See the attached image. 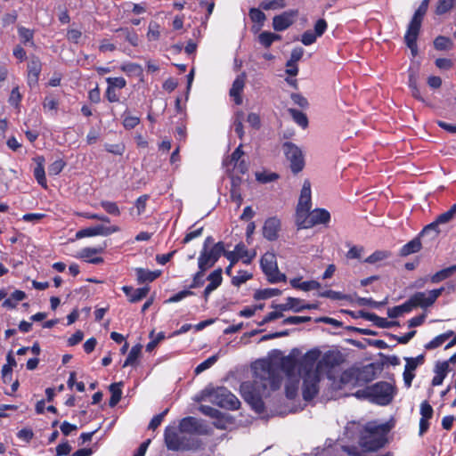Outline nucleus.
Returning a JSON list of instances; mask_svg holds the SVG:
<instances>
[{"label":"nucleus","mask_w":456,"mask_h":456,"mask_svg":"<svg viewBox=\"0 0 456 456\" xmlns=\"http://www.w3.org/2000/svg\"><path fill=\"white\" fill-rule=\"evenodd\" d=\"M364 434L361 436L360 444L368 452H375L385 446L387 442V435L389 432L387 424L378 426L367 425L364 428Z\"/></svg>","instance_id":"obj_1"},{"label":"nucleus","mask_w":456,"mask_h":456,"mask_svg":"<svg viewBox=\"0 0 456 456\" xmlns=\"http://www.w3.org/2000/svg\"><path fill=\"white\" fill-rule=\"evenodd\" d=\"M429 0H423L415 11L404 35L405 45L411 49L413 56L418 53L417 40L421 24L428 8Z\"/></svg>","instance_id":"obj_2"},{"label":"nucleus","mask_w":456,"mask_h":456,"mask_svg":"<svg viewBox=\"0 0 456 456\" xmlns=\"http://www.w3.org/2000/svg\"><path fill=\"white\" fill-rule=\"evenodd\" d=\"M260 371H256L254 384L256 386L261 383L264 389L270 387L272 390H276L280 387L281 378L277 370L272 365L271 362L263 361L261 363Z\"/></svg>","instance_id":"obj_3"},{"label":"nucleus","mask_w":456,"mask_h":456,"mask_svg":"<svg viewBox=\"0 0 456 456\" xmlns=\"http://www.w3.org/2000/svg\"><path fill=\"white\" fill-rule=\"evenodd\" d=\"M260 266L270 283H278L286 281V275L279 271L274 252L268 251L265 253L261 257Z\"/></svg>","instance_id":"obj_4"},{"label":"nucleus","mask_w":456,"mask_h":456,"mask_svg":"<svg viewBox=\"0 0 456 456\" xmlns=\"http://www.w3.org/2000/svg\"><path fill=\"white\" fill-rule=\"evenodd\" d=\"M371 403L378 405H388L394 399L395 387L387 381H379L370 386Z\"/></svg>","instance_id":"obj_5"},{"label":"nucleus","mask_w":456,"mask_h":456,"mask_svg":"<svg viewBox=\"0 0 456 456\" xmlns=\"http://www.w3.org/2000/svg\"><path fill=\"white\" fill-rule=\"evenodd\" d=\"M211 395L212 403L221 408L235 411L240 406L238 397L225 387H217Z\"/></svg>","instance_id":"obj_6"},{"label":"nucleus","mask_w":456,"mask_h":456,"mask_svg":"<svg viewBox=\"0 0 456 456\" xmlns=\"http://www.w3.org/2000/svg\"><path fill=\"white\" fill-rule=\"evenodd\" d=\"M224 253V243L218 241L210 248H202L198 258V265H201L202 269H209L215 265L219 258Z\"/></svg>","instance_id":"obj_7"},{"label":"nucleus","mask_w":456,"mask_h":456,"mask_svg":"<svg viewBox=\"0 0 456 456\" xmlns=\"http://www.w3.org/2000/svg\"><path fill=\"white\" fill-rule=\"evenodd\" d=\"M282 149L286 159L289 161L291 171L294 174L301 172L305 167V159L301 149L290 142H284Z\"/></svg>","instance_id":"obj_8"},{"label":"nucleus","mask_w":456,"mask_h":456,"mask_svg":"<svg viewBox=\"0 0 456 456\" xmlns=\"http://www.w3.org/2000/svg\"><path fill=\"white\" fill-rule=\"evenodd\" d=\"M374 379V372L370 370V366H366L362 370L351 369L346 370L340 376V382L343 385L352 384L355 386L359 381L368 383Z\"/></svg>","instance_id":"obj_9"},{"label":"nucleus","mask_w":456,"mask_h":456,"mask_svg":"<svg viewBox=\"0 0 456 456\" xmlns=\"http://www.w3.org/2000/svg\"><path fill=\"white\" fill-rule=\"evenodd\" d=\"M321 356V351L318 348H314L307 351L302 359L299 361V373L301 374H316L321 373L320 369H317V362Z\"/></svg>","instance_id":"obj_10"},{"label":"nucleus","mask_w":456,"mask_h":456,"mask_svg":"<svg viewBox=\"0 0 456 456\" xmlns=\"http://www.w3.org/2000/svg\"><path fill=\"white\" fill-rule=\"evenodd\" d=\"M444 288L435 289L429 290L428 295L425 292H416L410 298L412 301L414 307L428 308L435 304L436 299L442 295Z\"/></svg>","instance_id":"obj_11"},{"label":"nucleus","mask_w":456,"mask_h":456,"mask_svg":"<svg viewBox=\"0 0 456 456\" xmlns=\"http://www.w3.org/2000/svg\"><path fill=\"white\" fill-rule=\"evenodd\" d=\"M302 395L305 401L313 400L319 393L321 373L303 374Z\"/></svg>","instance_id":"obj_12"},{"label":"nucleus","mask_w":456,"mask_h":456,"mask_svg":"<svg viewBox=\"0 0 456 456\" xmlns=\"http://www.w3.org/2000/svg\"><path fill=\"white\" fill-rule=\"evenodd\" d=\"M120 228L117 225L112 226H104L102 224H97L94 226L87 227L81 229L77 232L76 238L83 239L86 237H94V236H109L112 233L119 232Z\"/></svg>","instance_id":"obj_13"},{"label":"nucleus","mask_w":456,"mask_h":456,"mask_svg":"<svg viewBox=\"0 0 456 456\" xmlns=\"http://www.w3.org/2000/svg\"><path fill=\"white\" fill-rule=\"evenodd\" d=\"M42 71V62L38 56L31 54L27 64V83L32 88L38 85Z\"/></svg>","instance_id":"obj_14"},{"label":"nucleus","mask_w":456,"mask_h":456,"mask_svg":"<svg viewBox=\"0 0 456 456\" xmlns=\"http://www.w3.org/2000/svg\"><path fill=\"white\" fill-rule=\"evenodd\" d=\"M180 433L207 435L208 433L207 428L203 426L194 417H185L179 423Z\"/></svg>","instance_id":"obj_15"},{"label":"nucleus","mask_w":456,"mask_h":456,"mask_svg":"<svg viewBox=\"0 0 456 456\" xmlns=\"http://www.w3.org/2000/svg\"><path fill=\"white\" fill-rule=\"evenodd\" d=\"M298 15L297 10H289L279 15H275L273 19V28L275 31H283L289 28L295 21V18Z\"/></svg>","instance_id":"obj_16"},{"label":"nucleus","mask_w":456,"mask_h":456,"mask_svg":"<svg viewBox=\"0 0 456 456\" xmlns=\"http://www.w3.org/2000/svg\"><path fill=\"white\" fill-rule=\"evenodd\" d=\"M281 223L277 216L268 217L263 225L262 233L265 239L274 241L279 238Z\"/></svg>","instance_id":"obj_17"},{"label":"nucleus","mask_w":456,"mask_h":456,"mask_svg":"<svg viewBox=\"0 0 456 456\" xmlns=\"http://www.w3.org/2000/svg\"><path fill=\"white\" fill-rule=\"evenodd\" d=\"M107 248V243L104 242L103 245L99 247H86L81 249L79 252V257L84 259L86 262L93 265H100L104 262L103 257L96 256L97 254H102L104 252Z\"/></svg>","instance_id":"obj_18"},{"label":"nucleus","mask_w":456,"mask_h":456,"mask_svg":"<svg viewBox=\"0 0 456 456\" xmlns=\"http://www.w3.org/2000/svg\"><path fill=\"white\" fill-rule=\"evenodd\" d=\"M419 413L421 417L419 424V436H423L429 429V419H431L434 415L433 407L428 401L425 400L420 403Z\"/></svg>","instance_id":"obj_19"},{"label":"nucleus","mask_w":456,"mask_h":456,"mask_svg":"<svg viewBox=\"0 0 456 456\" xmlns=\"http://www.w3.org/2000/svg\"><path fill=\"white\" fill-rule=\"evenodd\" d=\"M222 273V268L218 267L208 275L207 281H208V284L206 286L202 293L205 301H208L210 294L221 286L223 282Z\"/></svg>","instance_id":"obj_20"},{"label":"nucleus","mask_w":456,"mask_h":456,"mask_svg":"<svg viewBox=\"0 0 456 456\" xmlns=\"http://www.w3.org/2000/svg\"><path fill=\"white\" fill-rule=\"evenodd\" d=\"M330 221V214L325 208H315L310 212V220L303 222V227H314L317 224H327Z\"/></svg>","instance_id":"obj_21"},{"label":"nucleus","mask_w":456,"mask_h":456,"mask_svg":"<svg viewBox=\"0 0 456 456\" xmlns=\"http://www.w3.org/2000/svg\"><path fill=\"white\" fill-rule=\"evenodd\" d=\"M180 431L175 427L167 426L164 432V442L167 448L170 451H179L181 444L178 442Z\"/></svg>","instance_id":"obj_22"},{"label":"nucleus","mask_w":456,"mask_h":456,"mask_svg":"<svg viewBox=\"0 0 456 456\" xmlns=\"http://www.w3.org/2000/svg\"><path fill=\"white\" fill-rule=\"evenodd\" d=\"M121 289L128 297L130 303H136L147 297L150 287L144 286L142 288L134 289L132 286L125 285Z\"/></svg>","instance_id":"obj_23"},{"label":"nucleus","mask_w":456,"mask_h":456,"mask_svg":"<svg viewBox=\"0 0 456 456\" xmlns=\"http://www.w3.org/2000/svg\"><path fill=\"white\" fill-rule=\"evenodd\" d=\"M245 80L246 75L245 73H241L234 79L230 89V96L233 98L236 105H240L242 103L241 94L245 86Z\"/></svg>","instance_id":"obj_24"},{"label":"nucleus","mask_w":456,"mask_h":456,"mask_svg":"<svg viewBox=\"0 0 456 456\" xmlns=\"http://www.w3.org/2000/svg\"><path fill=\"white\" fill-rule=\"evenodd\" d=\"M311 207V183L309 180H305L301 189V193L297 208H298L299 210H303L304 212H309Z\"/></svg>","instance_id":"obj_25"},{"label":"nucleus","mask_w":456,"mask_h":456,"mask_svg":"<svg viewBox=\"0 0 456 456\" xmlns=\"http://www.w3.org/2000/svg\"><path fill=\"white\" fill-rule=\"evenodd\" d=\"M341 362V357L338 353L333 351L326 352L321 360L317 362V369L322 371L323 368H333Z\"/></svg>","instance_id":"obj_26"},{"label":"nucleus","mask_w":456,"mask_h":456,"mask_svg":"<svg viewBox=\"0 0 456 456\" xmlns=\"http://www.w3.org/2000/svg\"><path fill=\"white\" fill-rule=\"evenodd\" d=\"M449 371V362H438L435 367L436 375L432 379V386L436 387L442 385L444 379L446 378Z\"/></svg>","instance_id":"obj_27"},{"label":"nucleus","mask_w":456,"mask_h":456,"mask_svg":"<svg viewBox=\"0 0 456 456\" xmlns=\"http://www.w3.org/2000/svg\"><path fill=\"white\" fill-rule=\"evenodd\" d=\"M178 442L181 444L179 451L198 450L202 445L201 440L191 436L184 435L183 433H180Z\"/></svg>","instance_id":"obj_28"},{"label":"nucleus","mask_w":456,"mask_h":456,"mask_svg":"<svg viewBox=\"0 0 456 456\" xmlns=\"http://www.w3.org/2000/svg\"><path fill=\"white\" fill-rule=\"evenodd\" d=\"M136 280L139 284L152 282L161 275L160 270L150 271L142 267L135 269Z\"/></svg>","instance_id":"obj_29"},{"label":"nucleus","mask_w":456,"mask_h":456,"mask_svg":"<svg viewBox=\"0 0 456 456\" xmlns=\"http://www.w3.org/2000/svg\"><path fill=\"white\" fill-rule=\"evenodd\" d=\"M18 35L20 41L19 45H21L23 46H30L33 48L36 47L34 40L35 31L33 29L25 28L23 26H19Z\"/></svg>","instance_id":"obj_30"},{"label":"nucleus","mask_w":456,"mask_h":456,"mask_svg":"<svg viewBox=\"0 0 456 456\" xmlns=\"http://www.w3.org/2000/svg\"><path fill=\"white\" fill-rule=\"evenodd\" d=\"M116 37H124L131 45L137 46L139 45V37L134 29L129 28H118L115 30Z\"/></svg>","instance_id":"obj_31"},{"label":"nucleus","mask_w":456,"mask_h":456,"mask_svg":"<svg viewBox=\"0 0 456 456\" xmlns=\"http://www.w3.org/2000/svg\"><path fill=\"white\" fill-rule=\"evenodd\" d=\"M36 161H37V167L34 168L35 179L37 180L38 184H40L44 188H46L47 181H46L45 167H44L45 159L43 156H39L36 159Z\"/></svg>","instance_id":"obj_32"},{"label":"nucleus","mask_w":456,"mask_h":456,"mask_svg":"<svg viewBox=\"0 0 456 456\" xmlns=\"http://www.w3.org/2000/svg\"><path fill=\"white\" fill-rule=\"evenodd\" d=\"M200 411L202 414L208 416L212 419H216L218 422L215 423V426L217 428H224V426L220 424L219 422L224 419V414L217 409L213 408L209 405H200Z\"/></svg>","instance_id":"obj_33"},{"label":"nucleus","mask_w":456,"mask_h":456,"mask_svg":"<svg viewBox=\"0 0 456 456\" xmlns=\"http://www.w3.org/2000/svg\"><path fill=\"white\" fill-rule=\"evenodd\" d=\"M421 248V241L419 237H416L401 248L399 255L401 256H407L411 254H414L420 251Z\"/></svg>","instance_id":"obj_34"},{"label":"nucleus","mask_w":456,"mask_h":456,"mask_svg":"<svg viewBox=\"0 0 456 456\" xmlns=\"http://www.w3.org/2000/svg\"><path fill=\"white\" fill-rule=\"evenodd\" d=\"M456 272V265L444 268L429 277L431 283H439L449 277H451Z\"/></svg>","instance_id":"obj_35"},{"label":"nucleus","mask_w":456,"mask_h":456,"mask_svg":"<svg viewBox=\"0 0 456 456\" xmlns=\"http://www.w3.org/2000/svg\"><path fill=\"white\" fill-rule=\"evenodd\" d=\"M281 367L288 376L292 375L296 369H299V361L293 356H285L281 359Z\"/></svg>","instance_id":"obj_36"},{"label":"nucleus","mask_w":456,"mask_h":456,"mask_svg":"<svg viewBox=\"0 0 456 456\" xmlns=\"http://www.w3.org/2000/svg\"><path fill=\"white\" fill-rule=\"evenodd\" d=\"M123 387V383L122 382L112 383L109 387V390H110V392L111 394L110 401H109V405L110 407L116 406L119 403V401L121 400V397H122V389H121V387Z\"/></svg>","instance_id":"obj_37"},{"label":"nucleus","mask_w":456,"mask_h":456,"mask_svg":"<svg viewBox=\"0 0 456 456\" xmlns=\"http://www.w3.org/2000/svg\"><path fill=\"white\" fill-rule=\"evenodd\" d=\"M281 39V36L276 33L263 31L258 36V42L265 47L269 48L274 41Z\"/></svg>","instance_id":"obj_38"},{"label":"nucleus","mask_w":456,"mask_h":456,"mask_svg":"<svg viewBox=\"0 0 456 456\" xmlns=\"http://www.w3.org/2000/svg\"><path fill=\"white\" fill-rule=\"evenodd\" d=\"M434 48L437 51H450L453 48L452 40L445 36H437L434 42Z\"/></svg>","instance_id":"obj_39"},{"label":"nucleus","mask_w":456,"mask_h":456,"mask_svg":"<svg viewBox=\"0 0 456 456\" xmlns=\"http://www.w3.org/2000/svg\"><path fill=\"white\" fill-rule=\"evenodd\" d=\"M453 334L454 332L452 330H447L446 332L435 337L425 346V348L428 350L437 348L442 346L448 338L452 337Z\"/></svg>","instance_id":"obj_40"},{"label":"nucleus","mask_w":456,"mask_h":456,"mask_svg":"<svg viewBox=\"0 0 456 456\" xmlns=\"http://www.w3.org/2000/svg\"><path fill=\"white\" fill-rule=\"evenodd\" d=\"M281 294L279 289L268 288L264 289H258L254 294L255 300L268 299L273 297H276Z\"/></svg>","instance_id":"obj_41"},{"label":"nucleus","mask_w":456,"mask_h":456,"mask_svg":"<svg viewBox=\"0 0 456 456\" xmlns=\"http://www.w3.org/2000/svg\"><path fill=\"white\" fill-rule=\"evenodd\" d=\"M288 111L291 115L293 120L302 128H306L308 126V118L305 113L292 108L289 109Z\"/></svg>","instance_id":"obj_42"},{"label":"nucleus","mask_w":456,"mask_h":456,"mask_svg":"<svg viewBox=\"0 0 456 456\" xmlns=\"http://www.w3.org/2000/svg\"><path fill=\"white\" fill-rule=\"evenodd\" d=\"M41 124L42 118L40 114L38 112L33 111L28 116V118L24 121L23 125L26 128L37 130V128L40 127Z\"/></svg>","instance_id":"obj_43"},{"label":"nucleus","mask_w":456,"mask_h":456,"mask_svg":"<svg viewBox=\"0 0 456 456\" xmlns=\"http://www.w3.org/2000/svg\"><path fill=\"white\" fill-rule=\"evenodd\" d=\"M141 352H142V346L140 344L134 346L131 348L126 361L124 362L123 367L125 368L129 365H134L141 354Z\"/></svg>","instance_id":"obj_44"},{"label":"nucleus","mask_w":456,"mask_h":456,"mask_svg":"<svg viewBox=\"0 0 456 456\" xmlns=\"http://www.w3.org/2000/svg\"><path fill=\"white\" fill-rule=\"evenodd\" d=\"M235 250L238 255H242L240 259L242 260L243 264L249 265L251 264L253 258L255 257V253L249 254L248 250L247 249L246 246L243 242H240L235 246Z\"/></svg>","instance_id":"obj_45"},{"label":"nucleus","mask_w":456,"mask_h":456,"mask_svg":"<svg viewBox=\"0 0 456 456\" xmlns=\"http://www.w3.org/2000/svg\"><path fill=\"white\" fill-rule=\"evenodd\" d=\"M199 270L193 274L192 281L191 284L189 285V289L191 290V289H197L201 287L204 282V275L208 269L204 268L202 269L201 265H198Z\"/></svg>","instance_id":"obj_46"},{"label":"nucleus","mask_w":456,"mask_h":456,"mask_svg":"<svg viewBox=\"0 0 456 456\" xmlns=\"http://www.w3.org/2000/svg\"><path fill=\"white\" fill-rule=\"evenodd\" d=\"M248 401L256 413L261 414L265 411V403L260 395H251Z\"/></svg>","instance_id":"obj_47"},{"label":"nucleus","mask_w":456,"mask_h":456,"mask_svg":"<svg viewBox=\"0 0 456 456\" xmlns=\"http://www.w3.org/2000/svg\"><path fill=\"white\" fill-rule=\"evenodd\" d=\"M390 256L391 252L387 250H376L367 258H365L364 262L368 264H375L377 262L388 258Z\"/></svg>","instance_id":"obj_48"},{"label":"nucleus","mask_w":456,"mask_h":456,"mask_svg":"<svg viewBox=\"0 0 456 456\" xmlns=\"http://www.w3.org/2000/svg\"><path fill=\"white\" fill-rule=\"evenodd\" d=\"M455 4V0H438L436 6V14L443 15L451 11Z\"/></svg>","instance_id":"obj_49"},{"label":"nucleus","mask_w":456,"mask_h":456,"mask_svg":"<svg viewBox=\"0 0 456 456\" xmlns=\"http://www.w3.org/2000/svg\"><path fill=\"white\" fill-rule=\"evenodd\" d=\"M286 0H265L259 4L260 8L265 11L281 9L286 5Z\"/></svg>","instance_id":"obj_50"},{"label":"nucleus","mask_w":456,"mask_h":456,"mask_svg":"<svg viewBox=\"0 0 456 456\" xmlns=\"http://www.w3.org/2000/svg\"><path fill=\"white\" fill-rule=\"evenodd\" d=\"M120 69L127 75L141 76L142 74V68L138 63H124L121 65Z\"/></svg>","instance_id":"obj_51"},{"label":"nucleus","mask_w":456,"mask_h":456,"mask_svg":"<svg viewBox=\"0 0 456 456\" xmlns=\"http://www.w3.org/2000/svg\"><path fill=\"white\" fill-rule=\"evenodd\" d=\"M100 205L108 214L111 216H119L121 214L118 204L114 201L102 200Z\"/></svg>","instance_id":"obj_52"},{"label":"nucleus","mask_w":456,"mask_h":456,"mask_svg":"<svg viewBox=\"0 0 456 456\" xmlns=\"http://www.w3.org/2000/svg\"><path fill=\"white\" fill-rule=\"evenodd\" d=\"M252 273H248L245 270H240L238 274L232 278V284L236 287H240L241 284L245 283L247 281L252 279Z\"/></svg>","instance_id":"obj_53"},{"label":"nucleus","mask_w":456,"mask_h":456,"mask_svg":"<svg viewBox=\"0 0 456 456\" xmlns=\"http://www.w3.org/2000/svg\"><path fill=\"white\" fill-rule=\"evenodd\" d=\"M250 20L262 26L266 19L264 12L258 8H251L248 12Z\"/></svg>","instance_id":"obj_54"},{"label":"nucleus","mask_w":456,"mask_h":456,"mask_svg":"<svg viewBox=\"0 0 456 456\" xmlns=\"http://www.w3.org/2000/svg\"><path fill=\"white\" fill-rule=\"evenodd\" d=\"M66 167V162L62 159H56L48 167L50 175H58Z\"/></svg>","instance_id":"obj_55"},{"label":"nucleus","mask_w":456,"mask_h":456,"mask_svg":"<svg viewBox=\"0 0 456 456\" xmlns=\"http://www.w3.org/2000/svg\"><path fill=\"white\" fill-rule=\"evenodd\" d=\"M104 148L106 151L118 156H122L126 151V146L123 142L115 144L106 143Z\"/></svg>","instance_id":"obj_56"},{"label":"nucleus","mask_w":456,"mask_h":456,"mask_svg":"<svg viewBox=\"0 0 456 456\" xmlns=\"http://www.w3.org/2000/svg\"><path fill=\"white\" fill-rule=\"evenodd\" d=\"M217 361V356L216 355H212L210 357H208V359H206L205 361H203L202 362H200L196 368H195V374H200L201 372H203L204 370H208V368H210Z\"/></svg>","instance_id":"obj_57"},{"label":"nucleus","mask_w":456,"mask_h":456,"mask_svg":"<svg viewBox=\"0 0 456 456\" xmlns=\"http://www.w3.org/2000/svg\"><path fill=\"white\" fill-rule=\"evenodd\" d=\"M304 54V49L302 47H295L290 53V59L287 61L286 66L291 67L298 61L301 60Z\"/></svg>","instance_id":"obj_58"},{"label":"nucleus","mask_w":456,"mask_h":456,"mask_svg":"<svg viewBox=\"0 0 456 456\" xmlns=\"http://www.w3.org/2000/svg\"><path fill=\"white\" fill-rule=\"evenodd\" d=\"M193 295H194V292L192 290H191L190 289H183V290L174 294L172 297H170L167 300V303H177V302L183 300V298L190 297V296H193Z\"/></svg>","instance_id":"obj_59"},{"label":"nucleus","mask_w":456,"mask_h":456,"mask_svg":"<svg viewBox=\"0 0 456 456\" xmlns=\"http://www.w3.org/2000/svg\"><path fill=\"white\" fill-rule=\"evenodd\" d=\"M150 199V195L143 194L137 198L135 200L134 206L137 210V215L141 216L145 212L147 201Z\"/></svg>","instance_id":"obj_60"},{"label":"nucleus","mask_w":456,"mask_h":456,"mask_svg":"<svg viewBox=\"0 0 456 456\" xmlns=\"http://www.w3.org/2000/svg\"><path fill=\"white\" fill-rule=\"evenodd\" d=\"M311 321L309 316H289L282 321L284 325H296L300 323L308 322Z\"/></svg>","instance_id":"obj_61"},{"label":"nucleus","mask_w":456,"mask_h":456,"mask_svg":"<svg viewBox=\"0 0 456 456\" xmlns=\"http://www.w3.org/2000/svg\"><path fill=\"white\" fill-rule=\"evenodd\" d=\"M21 99H22V95L20 93L19 86L13 87L12 89L11 94L9 96V100H8L9 103L12 106L18 107L21 102Z\"/></svg>","instance_id":"obj_62"},{"label":"nucleus","mask_w":456,"mask_h":456,"mask_svg":"<svg viewBox=\"0 0 456 456\" xmlns=\"http://www.w3.org/2000/svg\"><path fill=\"white\" fill-rule=\"evenodd\" d=\"M106 82L108 84V86H111L113 89H115L116 87L118 89H122L126 86V81L122 77H107Z\"/></svg>","instance_id":"obj_63"},{"label":"nucleus","mask_w":456,"mask_h":456,"mask_svg":"<svg viewBox=\"0 0 456 456\" xmlns=\"http://www.w3.org/2000/svg\"><path fill=\"white\" fill-rule=\"evenodd\" d=\"M288 301L289 310H293L296 313L303 311L302 300L300 298L289 297L286 299Z\"/></svg>","instance_id":"obj_64"}]
</instances>
